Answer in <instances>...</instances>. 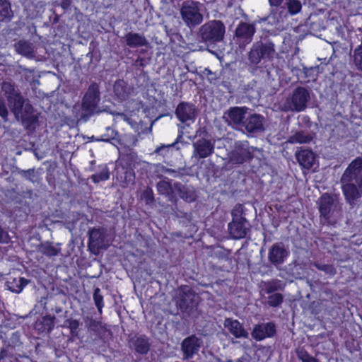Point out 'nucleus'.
<instances>
[{"instance_id":"1","label":"nucleus","mask_w":362,"mask_h":362,"mask_svg":"<svg viewBox=\"0 0 362 362\" xmlns=\"http://www.w3.org/2000/svg\"><path fill=\"white\" fill-rule=\"evenodd\" d=\"M1 88L15 119L26 129L33 127L38 121V113L29 100L23 97L21 90L11 81H3Z\"/></svg>"},{"instance_id":"2","label":"nucleus","mask_w":362,"mask_h":362,"mask_svg":"<svg viewBox=\"0 0 362 362\" xmlns=\"http://www.w3.org/2000/svg\"><path fill=\"white\" fill-rule=\"evenodd\" d=\"M310 99L308 89L299 86L296 88L291 94L280 104V109L284 112H302L307 107V103Z\"/></svg>"},{"instance_id":"3","label":"nucleus","mask_w":362,"mask_h":362,"mask_svg":"<svg viewBox=\"0 0 362 362\" xmlns=\"http://www.w3.org/2000/svg\"><path fill=\"white\" fill-rule=\"evenodd\" d=\"M225 33L223 23L219 20H211L200 27L198 35L205 43L216 44L223 40Z\"/></svg>"},{"instance_id":"4","label":"nucleus","mask_w":362,"mask_h":362,"mask_svg":"<svg viewBox=\"0 0 362 362\" xmlns=\"http://www.w3.org/2000/svg\"><path fill=\"white\" fill-rule=\"evenodd\" d=\"M319 211L321 217L327 223H335L341 216V209L331 195L325 193L318 200Z\"/></svg>"},{"instance_id":"5","label":"nucleus","mask_w":362,"mask_h":362,"mask_svg":"<svg viewBox=\"0 0 362 362\" xmlns=\"http://www.w3.org/2000/svg\"><path fill=\"white\" fill-rule=\"evenodd\" d=\"M201 7V4L194 1H185L182 4L180 14L187 26L195 27L203 21Z\"/></svg>"},{"instance_id":"6","label":"nucleus","mask_w":362,"mask_h":362,"mask_svg":"<svg viewBox=\"0 0 362 362\" xmlns=\"http://www.w3.org/2000/svg\"><path fill=\"white\" fill-rule=\"evenodd\" d=\"M276 54L275 45L269 41L256 42L249 52V60L253 64H258L262 59H272Z\"/></svg>"},{"instance_id":"7","label":"nucleus","mask_w":362,"mask_h":362,"mask_svg":"<svg viewBox=\"0 0 362 362\" xmlns=\"http://www.w3.org/2000/svg\"><path fill=\"white\" fill-rule=\"evenodd\" d=\"M100 100V93L99 86L96 83H91L86 90L81 103L83 113L81 117H89L93 115L98 107Z\"/></svg>"},{"instance_id":"8","label":"nucleus","mask_w":362,"mask_h":362,"mask_svg":"<svg viewBox=\"0 0 362 362\" xmlns=\"http://www.w3.org/2000/svg\"><path fill=\"white\" fill-rule=\"evenodd\" d=\"M229 162L232 164H243L252 158V148L247 142L236 143L234 149L228 155Z\"/></svg>"},{"instance_id":"9","label":"nucleus","mask_w":362,"mask_h":362,"mask_svg":"<svg viewBox=\"0 0 362 362\" xmlns=\"http://www.w3.org/2000/svg\"><path fill=\"white\" fill-rule=\"evenodd\" d=\"M108 243L105 240V233L103 229H92L89 232L88 247L95 255L99 253L100 249H106Z\"/></svg>"},{"instance_id":"10","label":"nucleus","mask_w":362,"mask_h":362,"mask_svg":"<svg viewBox=\"0 0 362 362\" xmlns=\"http://www.w3.org/2000/svg\"><path fill=\"white\" fill-rule=\"evenodd\" d=\"M193 154L192 156L196 159L205 158L214 151V141L206 139H199L193 143Z\"/></svg>"},{"instance_id":"11","label":"nucleus","mask_w":362,"mask_h":362,"mask_svg":"<svg viewBox=\"0 0 362 362\" xmlns=\"http://www.w3.org/2000/svg\"><path fill=\"white\" fill-rule=\"evenodd\" d=\"M255 33L253 25L247 23H240L235 29V37L240 47H245L249 44Z\"/></svg>"},{"instance_id":"12","label":"nucleus","mask_w":362,"mask_h":362,"mask_svg":"<svg viewBox=\"0 0 362 362\" xmlns=\"http://www.w3.org/2000/svg\"><path fill=\"white\" fill-rule=\"evenodd\" d=\"M196 293L188 286L181 288L177 298V304L183 311L192 309L196 305Z\"/></svg>"},{"instance_id":"13","label":"nucleus","mask_w":362,"mask_h":362,"mask_svg":"<svg viewBox=\"0 0 362 362\" xmlns=\"http://www.w3.org/2000/svg\"><path fill=\"white\" fill-rule=\"evenodd\" d=\"M248 108L246 107H232L225 112V117L229 124L242 128L245 117L247 115Z\"/></svg>"},{"instance_id":"14","label":"nucleus","mask_w":362,"mask_h":362,"mask_svg":"<svg viewBox=\"0 0 362 362\" xmlns=\"http://www.w3.org/2000/svg\"><path fill=\"white\" fill-rule=\"evenodd\" d=\"M243 128L250 134L260 132L264 130V117L258 114L247 113Z\"/></svg>"},{"instance_id":"15","label":"nucleus","mask_w":362,"mask_h":362,"mask_svg":"<svg viewBox=\"0 0 362 362\" xmlns=\"http://www.w3.org/2000/svg\"><path fill=\"white\" fill-rule=\"evenodd\" d=\"M354 181H345L343 175L341 177V189L346 202L350 205H354L356 202L361 197L362 192L359 187L353 183Z\"/></svg>"},{"instance_id":"16","label":"nucleus","mask_w":362,"mask_h":362,"mask_svg":"<svg viewBox=\"0 0 362 362\" xmlns=\"http://www.w3.org/2000/svg\"><path fill=\"white\" fill-rule=\"evenodd\" d=\"M175 115L181 122L194 121L197 116V110L193 104L181 102L175 110Z\"/></svg>"},{"instance_id":"17","label":"nucleus","mask_w":362,"mask_h":362,"mask_svg":"<svg viewBox=\"0 0 362 362\" xmlns=\"http://www.w3.org/2000/svg\"><path fill=\"white\" fill-rule=\"evenodd\" d=\"M202 340L194 335L185 339L182 343V351L184 354V359L192 358L194 354H197L201 347Z\"/></svg>"},{"instance_id":"18","label":"nucleus","mask_w":362,"mask_h":362,"mask_svg":"<svg viewBox=\"0 0 362 362\" xmlns=\"http://www.w3.org/2000/svg\"><path fill=\"white\" fill-rule=\"evenodd\" d=\"M289 252L284 247L282 243L274 244L268 254L269 262L275 266L281 264L288 256Z\"/></svg>"},{"instance_id":"19","label":"nucleus","mask_w":362,"mask_h":362,"mask_svg":"<svg viewBox=\"0 0 362 362\" xmlns=\"http://www.w3.org/2000/svg\"><path fill=\"white\" fill-rule=\"evenodd\" d=\"M276 332L275 325L272 322L256 325L251 333L252 337L257 341L272 337Z\"/></svg>"},{"instance_id":"20","label":"nucleus","mask_w":362,"mask_h":362,"mask_svg":"<svg viewBox=\"0 0 362 362\" xmlns=\"http://www.w3.org/2000/svg\"><path fill=\"white\" fill-rule=\"evenodd\" d=\"M247 220L232 221L228 224V230L234 239H240L246 236L248 230Z\"/></svg>"},{"instance_id":"21","label":"nucleus","mask_w":362,"mask_h":362,"mask_svg":"<svg viewBox=\"0 0 362 362\" xmlns=\"http://www.w3.org/2000/svg\"><path fill=\"white\" fill-rule=\"evenodd\" d=\"M224 325L230 333L236 338H248V332L237 320L227 318L225 320Z\"/></svg>"},{"instance_id":"22","label":"nucleus","mask_w":362,"mask_h":362,"mask_svg":"<svg viewBox=\"0 0 362 362\" xmlns=\"http://www.w3.org/2000/svg\"><path fill=\"white\" fill-rule=\"evenodd\" d=\"M174 191L180 197L187 202H194L196 199V193L193 187L185 185L180 182L173 184Z\"/></svg>"},{"instance_id":"23","label":"nucleus","mask_w":362,"mask_h":362,"mask_svg":"<svg viewBox=\"0 0 362 362\" xmlns=\"http://www.w3.org/2000/svg\"><path fill=\"white\" fill-rule=\"evenodd\" d=\"M130 346L139 354H146L150 349L149 339L146 336H135L129 341Z\"/></svg>"},{"instance_id":"24","label":"nucleus","mask_w":362,"mask_h":362,"mask_svg":"<svg viewBox=\"0 0 362 362\" xmlns=\"http://www.w3.org/2000/svg\"><path fill=\"white\" fill-rule=\"evenodd\" d=\"M30 281L23 277H8L5 285L8 291L14 293H20L29 284Z\"/></svg>"},{"instance_id":"25","label":"nucleus","mask_w":362,"mask_h":362,"mask_svg":"<svg viewBox=\"0 0 362 362\" xmlns=\"http://www.w3.org/2000/svg\"><path fill=\"white\" fill-rule=\"evenodd\" d=\"M269 6L272 8L269 16V18H272L274 22H283L284 18H286V13L283 7H279L283 3L284 0H268Z\"/></svg>"},{"instance_id":"26","label":"nucleus","mask_w":362,"mask_h":362,"mask_svg":"<svg viewBox=\"0 0 362 362\" xmlns=\"http://www.w3.org/2000/svg\"><path fill=\"white\" fill-rule=\"evenodd\" d=\"M296 158L299 164L304 168L310 169L315 163L314 153L308 149L300 150L296 153Z\"/></svg>"},{"instance_id":"27","label":"nucleus","mask_w":362,"mask_h":362,"mask_svg":"<svg viewBox=\"0 0 362 362\" xmlns=\"http://www.w3.org/2000/svg\"><path fill=\"white\" fill-rule=\"evenodd\" d=\"M113 91L117 98L123 101L129 98L132 88L123 80H117L114 84Z\"/></svg>"},{"instance_id":"28","label":"nucleus","mask_w":362,"mask_h":362,"mask_svg":"<svg viewBox=\"0 0 362 362\" xmlns=\"http://www.w3.org/2000/svg\"><path fill=\"white\" fill-rule=\"evenodd\" d=\"M127 45L129 47H138L142 46H147L148 44L146 38L141 34L136 33H128L125 37Z\"/></svg>"},{"instance_id":"29","label":"nucleus","mask_w":362,"mask_h":362,"mask_svg":"<svg viewBox=\"0 0 362 362\" xmlns=\"http://www.w3.org/2000/svg\"><path fill=\"white\" fill-rule=\"evenodd\" d=\"M110 170L106 164L100 165L98 167V172L90 176V179L94 183H99L105 181L110 178Z\"/></svg>"},{"instance_id":"30","label":"nucleus","mask_w":362,"mask_h":362,"mask_svg":"<svg viewBox=\"0 0 362 362\" xmlns=\"http://www.w3.org/2000/svg\"><path fill=\"white\" fill-rule=\"evenodd\" d=\"M15 48L18 54L30 57L33 56V48L29 42L20 40L15 45Z\"/></svg>"},{"instance_id":"31","label":"nucleus","mask_w":362,"mask_h":362,"mask_svg":"<svg viewBox=\"0 0 362 362\" xmlns=\"http://www.w3.org/2000/svg\"><path fill=\"white\" fill-rule=\"evenodd\" d=\"M313 139V136L305 132H298L291 136L288 142L291 144H306Z\"/></svg>"},{"instance_id":"32","label":"nucleus","mask_w":362,"mask_h":362,"mask_svg":"<svg viewBox=\"0 0 362 362\" xmlns=\"http://www.w3.org/2000/svg\"><path fill=\"white\" fill-rule=\"evenodd\" d=\"M12 16L10 3L7 0H0V21L10 20Z\"/></svg>"},{"instance_id":"33","label":"nucleus","mask_w":362,"mask_h":362,"mask_svg":"<svg viewBox=\"0 0 362 362\" xmlns=\"http://www.w3.org/2000/svg\"><path fill=\"white\" fill-rule=\"evenodd\" d=\"M38 250L42 254L48 257L57 256L60 252L59 247H54L49 243L41 244Z\"/></svg>"},{"instance_id":"34","label":"nucleus","mask_w":362,"mask_h":362,"mask_svg":"<svg viewBox=\"0 0 362 362\" xmlns=\"http://www.w3.org/2000/svg\"><path fill=\"white\" fill-rule=\"evenodd\" d=\"M286 6L291 16L298 14L302 9V4L299 0H286Z\"/></svg>"},{"instance_id":"35","label":"nucleus","mask_w":362,"mask_h":362,"mask_svg":"<svg viewBox=\"0 0 362 362\" xmlns=\"http://www.w3.org/2000/svg\"><path fill=\"white\" fill-rule=\"evenodd\" d=\"M156 187L160 194H170L171 192H175L173 185L166 180L158 182Z\"/></svg>"},{"instance_id":"36","label":"nucleus","mask_w":362,"mask_h":362,"mask_svg":"<svg viewBox=\"0 0 362 362\" xmlns=\"http://www.w3.org/2000/svg\"><path fill=\"white\" fill-rule=\"evenodd\" d=\"M93 300H94L95 305L98 310V312L101 314L103 308L104 306V303H103V297L100 294V290L98 288H96L94 290Z\"/></svg>"},{"instance_id":"37","label":"nucleus","mask_w":362,"mask_h":362,"mask_svg":"<svg viewBox=\"0 0 362 362\" xmlns=\"http://www.w3.org/2000/svg\"><path fill=\"white\" fill-rule=\"evenodd\" d=\"M243 206L242 204H236L231 211L233 217L232 221L246 220L245 218L243 217Z\"/></svg>"},{"instance_id":"38","label":"nucleus","mask_w":362,"mask_h":362,"mask_svg":"<svg viewBox=\"0 0 362 362\" xmlns=\"http://www.w3.org/2000/svg\"><path fill=\"white\" fill-rule=\"evenodd\" d=\"M284 297L279 293L271 294L268 297V304L272 307H277L283 302Z\"/></svg>"},{"instance_id":"39","label":"nucleus","mask_w":362,"mask_h":362,"mask_svg":"<svg viewBox=\"0 0 362 362\" xmlns=\"http://www.w3.org/2000/svg\"><path fill=\"white\" fill-rule=\"evenodd\" d=\"M121 181L124 183V185L132 184L134 180V174L132 170L126 169L124 171V177L120 176Z\"/></svg>"},{"instance_id":"40","label":"nucleus","mask_w":362,"mask_h":362,"mask_svg":"<svg viewBox=\"0 0 362 362\" xmlns=\"http://www.w3.org/2000/svg\"><path fill=\"white\" fill-rule=\"evenodd\" d=\"M314 265L317 269L323 271L329 275H334L336 273L335 269L332 265L319 263H315Z\"/></svg>"},{"instance_id":"41","label":"nucleus","mask_w":362,"mask_h":362,"mask_svg":"<svg viewBox=\"0 0 362 362\" xmlns=\"http://www.w3.org/2000/svg\"><path fill=\"white\" fill-rule=\"evenodd\" d=\"M280 288V285L277 281H269L264 283V291L267 293L270 294Z\"/></svg>"},{"instance_id":"42","label":"nucleus","mask_w":362,"mask_h":362,"mask_svg":"<svg viewBox=\"0 0 362 362\" xmlns=\"http://www.w3.org/2000/svg\"><path fill=\"white\" fill-rule=\"evenodd\" d=\"M54 317L45 316L42 318V324L45 325L44 330L50 331L54 327Z\"/></svg>"},{"instance_id":"43","label":"nucleus","mask_w":362,"mask_h":362,"mask_svg":"<svg viewBox=\"0 0 362 362\" xmlns=\"http://www.w3.org/2000/svg\"><path fill=\"white\" fill-rule=\"evenodd\" d=\"M0 117L4 122L8 121V110L5 105L4 101L0 98Z\"/></svg>"},{"instance_id":"44","label":"nucleus","mask_w":362,"mask_h":362,"mask_svg":"<svg viewBox=\"0 0 362 362\" xmlns=\"http://www.w3.org/2000/svg\"><path fill=\"white\" fill-rule=\"evenodd\" d=\"M182 134H183V132L182 131H181L180 132V134H178L175 141L171 144H169V145H167V146H160L159 147H158L156 150H155V153H159L160 152V151L164 148H170V147H173L177 143H178L182 139Z\"/></svg>"},{"instance_id":"45","label":"nucleus","mask_w":362,"mask_h":362,"mask_svg":"<svg viewBox=\"0 0 362 362\" xmlns=\"http://www.w3.org/2000/svg\"><path fill=\"white\" fill-rule=\"evenodd\" d=\"M156 171L158 173L163 174V173H175V171L173 169L168 168L163 165L158 164L156 165Z\"/></svg>"},{"instance_id":"46","label":"nucleus","mask_w":362,"mask_h":362,"mask_svg":"<svg viewBox=\"0 0 362 362\" xmlns=\"http://www.w3.org/2000/svg\"><path fill=\"white\" fill-rule=\"evenodd\" d=\"M20 174L25 179L33 182V177L35 175L34 169H29L28 170H21Z\"/></svg>"},{"instance_id":"47","label":"nucleus","mask_w":362,"mask_h":362,"mask_svg":"<svg viewBox=\"0 0 362 362\" xmlns=\"http://www.w3.org/2000/svg\"><path fill=\"white\" fill-rule=\"evenodd\" d=\"M203 74L206 76L208 81L210 82V83H213L216 80V75L213 73L210 69H205L204 71H203Z\"/></svg>"},{"instance_id":"48","label":"nucleus","mask_w":362,"mask_h":362,"mask_svg":"<svg viewBox=\"0 0 362 362\" xmlns=\"http://www.w3.org/2000/svg\"><path fill=\"white\" fill-rule=\"evenodd\" d=\"M112 115L115 117L114 120L115 122H119L121 120H123V121L129 122V118L127 117V115H125L124 113L116 112V113H112Z\"/></svg>"},{"instance_id":"49","label":"nucleus","mask_w":362,"mask_h":362,"mask_svg":"<svg viewBox=\"0 0 362 362\" xmlns=\"http://www.w3.org/2000/svg\"><path fill=\"white\" fill-rule=\"evenodd\" d=\"M8 241V235L0 228V243H6Z\"/></svg>"},{"instance_id":"50","label":"nucleus","mask_w":362,"mask_h":362,"mask_svg":"<svg viewBox=\"0 0 362 362\" xmlns=\"http://www.w3.org/2000/svg\"><path fill=\"white\" fill-rule=\"evenodd\" d=\"M144 195L148 201H149V202L153 201V192L151 189H146L144 192Z\"/></svg>"},{"instance_id":"51","label":"nucleus","mask_w":362,"mask_h":362,"mask_svg":"<svg viewBox=\"0 0 362 362\" xmlns=\"http://www.w3.org/2000/svg\"><path fill=\"white\" fill-rule=\"evenodd\" d=\"M6 356V351L2 350L0 352V360L4 358Z\"/></svg>"},{"instance_id":"52","label":"nucleus","mask_w":362,"mask_h":362,"mask_svg":"<svg viewBox=\"0 0 362 362\" xmlns=\"http://www.w3.org/2000/svg\"><path fill=\"white\" fill-rule=\"evenodd\" d=\"M95 163V160L90 161V165H91L90 168V171H94L95 170V169L93 168V165H94Z\"/></svg>"},{"instance_id":"53","label":"nucleus","mask_w":362,"mask_h":362,"mask_svg":"<svg viewBox=\"0 0 362 362\" xmlns=\"http://www.w3.org/2000/svg\"><path fill=\"white\" fill-rule=\"evenodd\" d=\"M98 324V322H96L95 321H90V324H89V326L90 327H93V326H96V325Z\"/></svg>"},{"instance_id":"54","label":"nucleus","mask_w":362,"mask_h":362,"mask_svg":"<svg viewBox=\"0 0 362 362\" xmlns=\"http://www.w3.org/2000/svg\"><path fill=\"white\" fill-rule=\"evenodd\" d=\"M219 362H233V361L231 359H228V360H227L226 361H223L219 360Z\"/></svg>"}]
</instances>
